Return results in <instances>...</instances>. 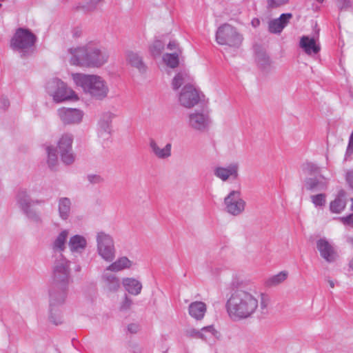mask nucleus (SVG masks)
<instances>
[{
    "label": "nucleus",
    "mask_w": 353,
    "mask_h": 353,
    "mask_svg": "<svg viewBox=\"0 0 353 353\" xmlns=\"http://www.w3.org/2000/svg\"><path fill=\"white\" fill-rule=\"evenodd\" d=\"M71 54L70 62L74 65L89 68H101L109 59L108 50L94 41H90L85 46L71 48L68 50Z\"/></svg>",
    "instance_id": "nucleus-1"
},
{
    "label": "nucleus",
    "mask_w": 353,
    "mask_h": 353,
    "mask_svg": "<svg viewBox=\"0 0 353 353\" xmlns=\"http://www.w3.org/2000/svg\"><path fill=\"white\" fill-rule=\"evenodd\" d=\"M225 307L232 319H245L251 317L256 312L259 307V299L251 292L238 289L232 293Z\"/></svg>",
    "instance_id": "nucleus-2"
},
{
    "label": "nucleus",
    "mask_w": 353,
    "mask_h": 353,
    "mask_svg": "<svg viewBox=\"0 0 353 353\" xmlns=\"http://www.w3.org/2000/svg\"><path fill=\"white\" fill-rule=\"evenodd\" d=\"M72 79L83 92L96 101H103L108 96L110 88L107 81L97 74H72Z\"/></svg>",
    "instance_id": "nucleus-3"
},
{
    "label": "nucleus",
    "mask_w": 353,
    "mask_h": 353,
    "mask_svg": "<svg viewBox=\"0 0 353 353\" xmlns=\"http://www.w3.org/2000/svg\"><path fill=\"white\" fill-rule=\"evenodd\" d=\"M216 41L219 45L226 46L233 49H238L241 47L243 36L234 26L225 23L216 30Z\"/></svg>",
    "instance_id": "nucleus-4"
},
{
    "label": "nucleus",
    "mask_w": 353,
    "mask_h": 353,
    "mask_svg": "<svg viewBox=\"0 0 353 353\" xmlns=\"http://www.w3.org/2000/svg\"><path fill=\"white\" fill-rule=\"evenodd\" d=\"M97 251L98 254L107 262H112L116 256V248L113 237L103 231L96 234Z\"/></svg>",
    "instance_id": "nucleus-5"
},
{
    "label": "nucleus",
    "mask_w": 353,
    "mask_h": 353,
    "mask_svg": "<svg viewBox=\"0 0 353 353\" xmlns=\"http://www.w3.org/2000/svg\"><path fill=\"white\" fill-rule=\"evenodd\" d=\"M69 281L70 261L63 254H59L54 262L52 284L68 287Z\"/></svg>",
    "instance_id": "nucleus-6"
},
{
    "label": "nucleus",
    "mask_w": 353,
    "mask_h": 353,
    "mask_svg": "<svg viewBox=\"0 0 353 353\" xmlns=\"http://www.w3.org/2000/svg\"><path fill=\"white\" fill-rule=\"evenodd\" d=\"M48 93L52 97L56 102H61L72 98L74 92L68 88L66 84L59 79H52L46 84Z\"/></svg>",
    "instance_id": "nucleus-7"
},
{
    "label": "nucleus",
    "mask_w": 353,
    "mask_h": 353,
    "mask_svg": "<svg viewBox=\"0 0 353 353\" xmlns=\"http://www.w3.org/2000/svg\"><path fill=\"white\" fill-rule=\"evenodd\" d=\"M36 39V36L29 30L20 28L12 38L10 46L13 50L23 52L34 46Z\"/></svg>",
    "instance_id": "nucleus-8"
},
{
    "label": "nucleus",
    "mask_w": 353,
    "mask_h": 353,
    "mask_svg": "<svg viewBox=\"0 0 353 353\" xmlns=\"http://www.w3.org/2000/svg\"><path fill=\"white\" fill-rule=\"evenodd\" d=\"M212 121L209 114L204 111H194L188 114V124L192 130L204 132L209 130Z\"/></svg>",
    "instance_id": "nucleus-9"
},
{
    "label": "nucleus",
    "mask_w": 353,
    "mask_h": 353,
    "mask_svg": "<svg viewBox=\"0 0 353 353\" xmlns=\"http://www.w3.org/2000/svg\"><path fill=\"white\" fill-rule=\"evenodd\" d=\"M201 96L203 94L192 85L186 84L179 95V101L182 106L191 108L199 103L201 100Z\"/></svg>",
    "instance_id": "nucleus-10"
},
{
    "label": "nucleus",
    "mask_w": 353,
    "mask_h": 353,
    "mask_svg": "<svg viewBox=\"0 0 353 353\" xmlns=\"http://www.w3.org/2000/svg\"><path fill=\"white\" fill-rule=\"evenodd\" d=\"M225 210L230 214L239 216L243 213L245 207V201L241 197V192L231 191L224 199Z\"/></svg>",
    "instance_id": "nucleus-11"
},
{
    "label": "nucleus",
    "mask_w": 353,
    "mask_h": 353,
    "mask_svg": "<svg viewBox=\"0 0 353 353\" xmlns=\"http://www.w3.org/2000/svg\"><path fill=\"white\" fill-rule=\"evenodd\" d=\"M72 142L73 135L70 133L63 134L58 141V151L62 161L67 165L72 163L74 161L72 148Z\"/></svg>",
    "instance_id": "nucleus-12"
},
{
    "label": "nucleus",
    "mask_w": 353,
    "mask_h": 353,
    "mask_svg": "<svg viewBox=\"0 0 353 353\" xmlns=\"http://www.w3.org/2000/svg\"><path fill=\"white\" fill-rule=\"evenodd\" d=\"M57 114L64 125H76L82 121L84 113L77 108H61L58 109Z\"/></svg>",
    "instance_id": "nucleus-13"
},
{
    "label": "nucleus",
    "mask_w": 353,
    "mask_h": 353,
    "mask_svg": "<svg viewBox=\"0 0 353 353\" xmlns=\"http://www.w3.org/2000/svg\"><path fill=\"white\" fill-rule=\"evenodd\" d=\"M68 287L59 285L52 284L51 288L49 291V306H50V311L53 313L56 307L62 305L67 296Z\"/></svg>",
    "instance_id": "nucleus-14"
},
{
    "label": "nucleus",
    "mask_w": 353,
    "mask_h": 353,
    "mask_svg": "<svg viewBox=\"0 0 353 353\" xmlns=\"http://www.w3.org/2000/svg\"><path fill=\"white\" fill-rule=\"evenodd\" d=\"M329 179L322 174L307 177L304 181L303 188L311 192H324L327 190Z\"/></svg>",
    "instance_id": "nucleus-15"
},
{
    "label": "nucleus",
    "mask_w": 353,
    "mask_h": 353,
    "mask_svg": "<svg viewBox=\"0 0 353 353\" xmlns=\"http://www.w3.org/2000/svg\"><path fill=\"white\" fill-rule=\"evenodd\" d=\"M316 248L321 256L328 263H332L337 259V253L332 245L325 238H321L316 241Z\"/></svg>",
    "instance_id": "nucleus-16"
},
{
    "label": "nucleus",
    "mask_w": 353,
    "mask_h": 353,
    "mask_svg": "<svg viewBox=\"0 0 353 353\" xmlns=\"http://www.w3.org/2000/svg\"><path fill=\"white\" fill-rule=\"evenodd\" d=\"M114 114L109 111L103 112L98 122V134L104 139H108L112 131V121Z\"/></svg>",
    "instance_id": "nucleus-17"
},
{
    "label": "nucleus",
    "mask_w": 353,
    "mask_h": 353,
    "mask_svg": "<svg viewBox=\"0 0 353 353\" xmlns=\"http://www.w3.org/2000/svg\"><path fill=\"white\" fill-rule=\"evenodd\" d=\"M239 165L236 163H231L227 167L218 166L214 169V174L223 181L230 178L236 179L238 177Z\"/></svg>",
    "instance_id": "nucleus-18"
},
{
    "label": "nucleus",
    "mask_w": 353,
    "mask_h": 353,
    "mask_svg": "<svg viewBox=\"0 0 353 353\" xmlns=\"http://www.w3.org/2000/svg\"><path fill=\"white\" fill-rule=\"evenodd\" d=\"M299 47L309 56L316 55L321 50L320 44L314 37L303 36L300 39Z\"/></svg>",
    "instance_id": "nucleus-19"
},
{
    "label": "nucleus",
    "mask_w": 353,
    "mask_h": 353,
    "mask_svg": "<svg viewBox=\"0 0 353 353\" xmlns=\"http://www.w3.org/2000/svg\"><path fill=\"white\" fill-rule=\"evenodd\" d=\"M218 332L213 325L203 327L200 330L190 328L186 330V336L192 338L201 339L206 341L208 338L216 336Z\"/></svg>",
    "instance_id": "nucleus-20"
},
{
    "label": "nucleus",
    "mask_w": 353,
    "mask_h": 353,
    "mask_svg": "<svg viewBox=\"0 0 353 353\" xmlns=\"http://www.w3.org/2000/svg\"><path fill=\"white\" fill-rule=\"evenodd\" d=\"M292 18L291 13H284L281 14L279 18L271 20L268 24L269 31L274 34L281 33Z\"/></svg>",
    "instance_id": "nucleus-21"
},
{
    "label": "nucleus",
    "mask_w": 353,
    "mask_h": 353,
    "mask_svg": "<svg viewBox=\"0 0 353 353\" xmlns=\"http://www.w3.org/2000/svg\"><path fill=\"white\" fill-rule=\"evenodd\" d=\"M68 235L69 231L68 230H63L53 240L51 244V248L54 257L62 254V252L65 250Z\"/></svg>",
    "instance_id": "nucleus-22"
},
{
    "label": "nucleus",
    "mask_w": 353,
    "mask_h": 353,
    "mask_svg": "<svg viewBox=\"0 0 353 353\" xmlns=\"http://www.w3.org/2000/svg\"><path fill=\"white\" fill-rule=\"evenodd\" d=\"M149 147L151 153L159 159H167L171 157L172 144L168 143L163 148H160L154 139H150Z\"/></svg>",
    "instance_id": "nucleus-23"
},
{
    "label": "nucleus",
    "mask_w": 353,
    "mask_h": 353,
    "mask_svg": "<svg viewBox=\"0 0 353 353\" xmlns=\"http://www.w3.org/2000/svg\"><path fill=\"white\" fill-rule=\"evenodd\" d=\"M59 216L62 221H67L72 212V201L68 197H60L57 200Z\"/></svg>",
    "instance_id": "nucleus-24"
},
{
    "label": "nucleus",
    "mask_w": 353,
    "mask_h": 353,
    "mask_svg": "<svg viewBox=\"0 0 353 353\" xmlns=\"http://www.w3.org/2000/svg\"><path fill=\"white\" fill-rule=\"evenodd\" d=\"M206 311V304L202 301H194L188 307L189 314L198 321L203 319Z\"/></svg>",
    "instance_id": "nucleus-25"
},
{
    "label": "nucleus",
    "mask_w": 353,
    "mask_h": 353,
    "mask_svg": "<svg viewBox=\"0 0 353 353\" xmlns=\"http://www.w3.org/2000/svg\"><path fill=\"white\" fill-rule=\"evenodd\" d=\"M68 245L72 252L81 253L87 246V241L84 236L76 234L70 237Z\"/></svg>",
    "instance_id": "nucleus-26"
},
{
    "label": "nucleus",
    "mask_w": 353,
    "mask_h": 353,
    "mask_svg": "<svg viewBox=\"0 0 353 353\" xmlns=\"http://www.w3.org/2000/svg\"><path fill=\"white\" fill-rule=\"evenodd\" d=\"M41 201H33L26 190H20L17 196V203L23 212L31 208L32 203H41Z\"/></svg>",
    "instance_id": "nucleus-27"
},
{
    "label": "nucleus",
    "mask_w": 353,
    "mask_h": 353,
    "mask_svg": "<svg viewBox=\"0 0 353 353\" xmlns=\"http://www.w3.org/2000/svg\"><path fill=\"white\" fill-rule=\"evenodd\" d=\"M125 290L130 294L137 296L142 290L141 283L134 278H124L122 282Z\"/></svg>",
    "instance_id": "nucleus-28"
},
{
    "label": "nucleus",
    "mask_w": 353,
    "mask_h": 353,
    "mask_svg": "<svg viewBox=\"0 0 353 353\" xmlns=\"http://www.w3.org/2000/svg\"><path fill=\"white\" fill-rule=\"evenodd\" d=\"M345 196V192L341 190L335 199L330 202V210L332 213L339 214L345 209L346 206Z\"/></svg>",
    "instance_id": "nucleus-29"
},
{
    "label": "nucleus",
    "mask_w": 353,
    "mask_h": 353,
    "mask_svg": "<svg viewBox=\"0 0 353 353\" xmlns=\"http://www.w3.org/2000/svg\"><path fill=\"white\" fill-rule=\"evenodd\" d=\"M103 281L105 283V288L111 292L118 291L120 288V281L114 274L110 273H104L102 276Z\"/></svg>",
    "instance_id": "nucleus-30"
},
{
    "label": "nucleus",
    "mask_w": 353,
    "mask_h": 353,
    "mask_svg": "<svg viewBox=\"0 0 353 353\" xmlns=\"http://www.w3.org/2000/svg\"><path fill=\"white\" fill-rule=\"evenodd\" d=\"M104 1L105 0H85L77 6V10H82L85 13H91L97 11Z\"/></svg>",
    "instance_id": "nucleus-31"
},
{
    "label": "nucleus",
    "mask_w": 353,
    "mask_h": 353,
    "mask_svg": "<svg viewBox=\"0 0 353 353\" xmlns=\"http://www.w3.org/2000/svg\"><path fill=\"white\" fill-rule=\"evenodd\" d=\"M131 265V261H130L126 256H122L108 266L106 268V270L111 272H119L124 269L129 268Z\"/></svg>",
    "instance_id": "nucleus-32"
},
{
    "label": "nucleus",
    "mask_w": 353,
    "mask_h": 353,
    "mask_svg": "<svg viewBox=\"0 0 353 353\" xmlns=\"http://www.w3.org/2000/svg\"><path fill=\"white\" fill-rule=\"evenodd\" d=\"M190 77L186 71L178 72L172 79V86L174 90L179 89L183 84L190 83Z\"/></svg>",
    "instance_id": "nucleus-33"
},
{
    "label": "nucleus",
    "mask_w": 353,
    "mask_h": 353,
    "mask_svg": "<svg viewBox=\"0 0 353 353\" xmlns=\"http://www.w3.org/2000/svg\"><path fill=\"white\" fill-rule=\"evenodd\" d=\"M128 61L130 65L137 68L140 72H143L146 70V67L143 62L142 57L137 53L130 52L128 53Z\"/></svg>",
    "instance_id": "nucleus-34"
},
{
    "label": "nucleus",
    "mask_w": 353,
    "mask_h": 353,
    "mask_svg": "<svg viewBox=\"0 0 353 353\" xmlns=\"http://www.w3.org/2000/svg\"><path fill=\"white\" fill-rule=\"evenodd\" d=\"M288 275V272L281 271L279 274L270 277L266 281V285L270 287L277 285L285 281Z\"/></svg>",
    "instance_id": "nucleus-35"
},
{
    "label": "nucleus",
    "mask_w": 353,
    "mask_h": 353,
    "mask_svg": "<svg viewBox=\"0 0 353 353\" xmlns=\"http://www.w3.org/2000/svg\"><path fill=\"white\" fill-rule=\"evenodd\" d=\"M163 60L168 66L172 68H176L179 63V55L176 52L165 54L163 56Z\"/></svg>",
    "instance_id": "nucleus-36"
},
{
    "label": "nucleus",
    "mask_w": 353,
    "mask_h": 353,
    "mask_svg": "<svg viewBox=\"0 0 353 353\" xmlns=\"http://www.w3.org/2000/svg\"><path fill=\"white\" fill-rule=\"evenodd\" d=\"M27 218L33 223L37 225H41L43 223V219L41 214L37 212L34 209L30 208L28 210L23 212Z\"/></svg>",
    "instance_id": "nucleus-37"
},
{
    "label": "nucleus",
    "mask_w": 353,
    "mask_h": 353,
    "mask_svg": "<svg viewBox=\"0 0 353 353\" xmlns=\"http://www.w3.org/2000/svg\"><path fill=\"white\" fill-rule=\"evenodd\" d=\"M303 170L311 176L320 174L321 168L315 163L307 162L303 165Z\"/></svg>",
    "instance_id": "nucleus-38"
},
{
    "label": "nucleus",
    "mask_w": 353,
    "mask_h": 353,
    "mask_svg": "<svg viewBox=\"0 0 353 353\" xmlns=\"http://www.w3.org/2000/svg\"><path fill=\"white\" fill-rule=\"evenodd\" d=\"M49 321L53 324L57 325L62 323V316L60 307H56L54 310L53 313L50 311V306H49Z\"/></svg>",
    "instance_id": "nucleus-39"
},
{
    "label": "nucleus",
    "mask_w": 353,
    "mask_h": 353,
    "mask_svg": "<svg viewBox=\"0 0 353 353\" xmlns=\"http://www.w3.org/2000/svg\"><path fill=\"white\" fill-rule=\"evenodd\" d=\"M310 199L315 207H323L326 203V194L325 193L314 194L310 196Z\"/></svg>",
    "instance_id": "nucleus-40"
},
{
    "label": "nucleus",
    "mask_w": 353,
    "mask_h": 353,
    "mask_svg": "<svg viewBox=\"0 0 353 353\" xmlns=\"http://www.w3.org/2000/svg\"><path fill=\"white\" fill-rule=\"evenodd\" d=\"M164 48V43L161 40H155L150 46V51L153 56H159Z\"/></svg>",
    "instance_id": "nucleus-41"
},
{
    "label": "nucleus",
    "mask_w": 353,
    "mask_h": 353,
    "mask_svg": "<svg viewBox=\"0 0 353 353\" xmlns=\"http://www.w3.org/2000/svg\"><path fill=\"white\" fill-rule=\"evenodd\" d=\"M48 152V163L50 167H53L56 165L57 161V151L52 147L47 148Z\"/></svg>",
    "instance_id": "nucleus-42"
},
{
    "label": "nucleus",
    "mask_w": 353,
    "mask_h": 353,
    "mask_svg": "<svg viewBox=\"0 0 353 353\" xmlns=\"http://www.w3.org/2000/svg\"><path fill=\"white\" fill-rule=\"evenodd\" d=\"M256 61L258 64L264 68L268 66L270 63L269 57L264 52H259L257 54Z\"/></svg>",
    "instance_id": "nucleus-43"
},
{
    "label": "nucleus",
    "mask_w": 353,
    "mask_h": 353,
    "mask_svg": "<svg viewBox=\"0 0 353 353\" xmlns=\"http://www.w3.org/2000/svg\"><path fill=\"white\" fill-rule=\"evenodd\" d=\"M87 179L90 182V183L95 185V184H101L104 182V179L100 174H90L87 176Z\"/></svg>",
    "instance_id": "nucleus-44"
},
{
    "label": "nucleus",
    "mask_w": 353,
    "mask_h": 353,
    "mask_svg": "<svg viewBox=\"0 0 353 353\" xmlns=\"http://www.w3.org/2000/svg\"><path fill=\"white\" fill-rule=\"evenodd\" d=\"M336 6L339 10H347L352 6V0H336Z\"/></svg>",
    "instance_id": "nucleus-45"
},
{
    "label": "nucleus",
    "mask_w": 353,
    "mask_h": 353,
    "mask_svg": "<svg viewBox=\"0 0 353 353\" xmlns=\"http://www.w3.org/2000/svg\"><path fill=\"white\" fill-rule=\"evenodd\" d=\"M353 154V131L352 132L350 138L349 142L346 150V153L345 156V159L348 160L351 158V156Z\"/></svg>",
    "instance_id": "nucleus-46"
},
{
    "label": "nucleus",
    "mask_w": 353,
    "mask_h": 353,
    "mask_svg": "<svg viewBox=\"0 0 353 353\" xmlns=\"http://www.w3.org/2000/svg\"><path fill=\"white\" fill-rule=\"evenodd\" d=\"M132 300L127 295H125L123 301L121 304L120 310L121 311H126L129 310L132 305Z\"/></svg>",
    "instance_id": "nucleus-47"
},
{
    "label": "nucleus",
    "mask_w": 353,
    "mask_h": 353,
    "mask_svg": "<svg viewBox=\"0 0 353 353\" xmlns=\"http://www.w3.org/2000/svg\"><path fill=\"white\" fill-rule=\"evenodd\" d=\"M289 0H268V6L270 8H277L284 5L288 2Z\"/></svg>",
    "instance_id": "nucleus-48"
},
{
    "label": "nucleus",
    "mask_w": 353,
    "mask_h": 353,
    "mask_svg": "<svg viewBox=\"0 0 353 353\" xmlns=\"http://www.w3.org/2000/svg\"><path fill=\"white\" fill-rule=\"evenodd\" d=\"M343 224L353 227V214L341 218Z\"/></svg>",
    "instance_id": "nucleus-49"
},
{
    "label": "nucleus",
    "mask_w": 353,
    "mask_h": 353,
    "mask_svg": "<svg viewBox=\"0 0 353 353\" xmlns=\"http://www.w3.org/2000/svg\"><path fill=\"white\" fill-rule=\"evenodd\" d=\"M139 330V326L137 323H130L128 325V330L132 334H136Z\"/></svg>",
    "instance_id": "nucleus-50"
},
{
    "label": "nucleus",
    "mask_w": 353,
    "mask_h": 353,
    "mask_svg": "<svg viewBox=\"0 0 353 353\" xmlns=\"http://www.w3.org/2000/svg\"><path fill=\"white\" fill-rule=\"evenodd\" d=\"M346 180L350 186L353 189V170L347 172Z\"/></svg>",
    "instance_id": "nucleus-51"
},
{
    "label": "nucleus",
    "mask_w": 353,
    "mask_h": 353,
    "mask_svg": "<svg viewBox=\"0 0 353 353\" xmlns=\"http://www.w3.org/2000/svg\"><path fill=\"white\" fill-rule=\"evenodd\" d=\"M268 305V299L262 295L260 307L262 310H265Z\"/></svg>",
    "instance_id": "nucleus-52"
},
{
    "label": "nucleus",
    "mask_w": 353,
    "mask_h": 353,
    "mask_svg": "<svg viewBox=\"0 0 353 353\" xmlns=\"http://www.w3.org/2000/svg\"><path fill=\"white\" fill-rule=\"evenodd\" d=\"M208 268L214 275L218 274L221 270V268L215 267L212 263L208 265Z\"/></svg>",
    "instance_id": "nucleus-53"
},
{
    "label": "nucleus",
    "mask_w": 353,
    "mask_h": 353,
    "mask_svg": "<svg viewBox=\"0 0 353 353\" xmlns=\"http://www.w3.org/2000/svg\"><path fill=\"white\" fill-rule=\"evenodd\" d=\"M178 47V43L175 41H170L169 43L168 44V49L170 50H174L176 49Z\"/></svg>",
    "instance_id": "nucleus-54"
},
{
    "label": "nucleus",
    "mask_w": 353,
    "mask_h": 353,
    "mask_svg": "<svg viewBox=\"0 0 353 353\" xmlns=\"http://www.w3.org/2000/svg\"><path fill=\"white\" fill-rule=\"evenodd\" d=\"M1 103V106L3 109H6L9 106V104H10L8 100L6 98H2Z\"/></svg>",
    "instance_id": "nucleus-55"
},
{
    "label": "nucleus",
    "mask_w": 353,
    "mask_h": 353,
    "mask_svg": "<svg viewBox=\"0 0 353 353\" xmlns=\"http://www.w3.org/2000/svg\"><path fill=\"white\" fill-rule=\"evenodd\" d=\"M252 25L253 27L254 28H256L257 26H259L260 24V21L259 19H256V18H254L252 20V22H251Z\"/></svg>",
    "instance_id": "nucleus-56"
},
{
    "label": "nucleus",
    "mask_w": 353,
    "mask_h": 353,
    "mask_svg": "<svg viewBox=\"0 0 353 353\" xmlns=\"http://www.w3.org/2000/svg\"><path fill=\"white\" fill-rule=\"evenodd\" d=\"M328 283L330 285V286L333 288L334 287V283L332 280H328Z\"/></svg>",
    "instance_id": "nucleus-57"
},
{
    "label": "nucleus",
    "mask_w": 353,
    "mask_h": 353,
    "mask_svg": "<svg viewBox=\"0 0 353 353\" xmlns=\"http://www.w3.org/2000/svg\"><path fill=\"white\" fill-rule=\"evenodd\" d=\"M352 204L350 205V210L353 211V198L351 199Z\"/></svg>",
    "instance_id": "nucleus-58"
},
{
    "label": "nucleus",
    "mask_w": 353,
    "mask_h": 353,
    "mask_svg": "<svg viewBox=\"0 0 353 353\" xmlns=\"http://www.w3.org/2000/svg\"><path fill=\"white\" fill-rule=\"evenodd\" d=\"M350 267L353 270V259L350 262Z\"/></svg>",
    "instance_id": "nucleus-59"
},
{
    "label": "nucleus",
    "mask_w": 353,
    "mask_h": 353,
    "mask_svg": "<svg viewBox=\"0 0 353 353\" xmlns=\"http://www.w3.org/2000/svg\"><path fill=\"white\" fill-rule=\"evenodd\" d=\"M319 3H323L324 0H316Z\"/></svg>",
    "instance_id": "nucleus-60"
},
{
    "label": "nucleus",
    "mask_w": 353,
    "mask_h": 353,
    "mask_svg": "<svg viewBox=\"0 0 353 353\" xmlns=\"http://www.w3.org/2000/svg\"><path fill=\"white\" fill-rule=\"evenodd\" d=\"M74 34L75 37H77L78 36V32H74Z\"/></svg>",
    "instance_id": "nucleus-61"
},
{
    "label": "nucleus",
    "mask_w": 353,
    "mask_h": 353,
    "mask_svg": "<svg viewBox=\"0 0 353 353\" xmlns=\"http://www.w3.org/2000/svg\"><path fill=\"white\" fill-rule=\"evenodd\" d=\"M80 270V267L77 268V270Z\"/></svg>",
    "instance_id": "nucleus-62"
},
{
    "label": "nucleus",
    "mask_w": 353,
    "mask_h": 353,
    "mask_svg": "<svg viewBox=\"0 0 353 353\" xmlns=\"http://www.w3.org/2000/svg\"><path fill=\"white\" fill-rule=\"evenodd\" d=\"M1 7V3H0V8Z\"/></svg>",
    "instance_id": "nucleus-63"
}]
</instances>
